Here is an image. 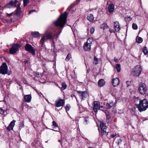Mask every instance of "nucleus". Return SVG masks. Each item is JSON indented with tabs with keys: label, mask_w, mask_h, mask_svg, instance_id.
<instances>
[{
	"label": "nucleus",
	"mask_w": 148,
	"mask_h": 148,
	"mask_svg": "<svg viewBox=\"0 0 148 148\" xmlns=\"http://www.w3.org/2000/svg\"><path fill=\"white\" fill-rule=\"evenodd\" d=\"M67 14L66 12L61 14L59 17L53 23L57 27H60L63 28L66 22Z\"/></svg>",
	"instance_id": "obj_1"
},
{
	"label": "nucleus",
	"mask_w": 148,
	"mask_h": 148,
	"mask_svg": "<svg viewBox=\"0 0 148 148\" xmlns=\"http://www.w3.org/2000/svg\"><path fill=\"white\" fill-rule=\"evenodd\" d=\"M139 100V103L137 105V108L140 112L145 111L148 108V101L147 99L140 100L139 97L137 99Z\"/></svg>",
	"instance_id": "obj_2"
},
{
	"label": "nucleus",
	"mask_w": 148,
	"mask_h": 148,
	"mask_svg": "<svg viewBox=\"0 0 148 148\" xmlns=\"http://www.w3.org/2000/svg\"><path fill=\"white\" fill-rule=\"evenodd\" d=\"M142 69L140 65H138L132 69V74L134 76H138L140 74Z\"/></svg>",
	"instance_id": "obj_3"
},
{
	"label": "nucleus",
	"mask_w": 148,
	"mask_h": 148,
	"mask_svg": "<svg viewBox=\"0 0 148 148\" xmlns=\"http://www.w3.org/2000/svg\"><path fill=\"white\" fill-rule=\"evenodd\" d=\"M93 42V39L92 38H88L87 41L84 44L83 48L85 50L89 51L91 49V46Z\"/></svg>",
	"instance_id": "obj_4"
},
{
	"label": "nucleus",
	"mask_w": 148,
	"mask_h": 148,
	"mask_svg": "<svg viewBox=\"0 0 148 148\" xmlns=\"http://www.w3.org/2000/svg\"><path fill=\"white\" fill-rule=\"evenodd\" d=\"M21 47L20 45L17 44H13L9 49V53L11 54H14L18 51Z\"/></svg>",
	"instance_id": "obj_5"
},
{
	"label": "nucleus",
	"mask_w": 148,
	"mask_h": 148,
	"mask_svg": "<svg viewBox=\"0 0 148 148\" xmlns=\"http://www.w3.org/2000/svg\"><path fill=\"white\" fill-rule=\"evenodd\" d=\"M100 127L101 129V134L102 136H107L108 132L106 131V126L103 122H101L100 123Z\"/></svg>",
	"instance_id": "obj_6"
},
{
	"label": "nucleus",
	"mask_w": 148,
	"mask_h": 148,
	"mask_svg": "<svg viewBox=\"0 0 148 148\" xmlns=\"http://www.w3.org/2000/svg\"><path fill=\"white\" fill-rule=\"evenodd\" d=\"M138 90L141 94H145L147 90V88L145 84L143 83H140L139 85Z\"/></svg>",
	"instance_id": "obj_7"
},
{
	"label": "nucleus",
	"mask_w": 148,
	"mask_h": 148,
	"mask_svg": "<svg viewBox=\"0 0 148 148\" xmlns=\"http://www.w3.org/2000/svg\"><path fill=\"white\" fill-rule=\"evenodd\" d=\"M25 49L26 51L32 53L33 55L35 54V50L31 45L27 44L25 46Z\"/></svg>",
	"instance_id": "obj_8"
},
{
	"label": "nucleus",
	"mask_w": 148,
	"mask_h": 148,
	"mask_svg": "<svg viewBox=\"0 0 148 148\" xmlns=\"http://www.w3.org/2000/svg\"><path fill=\"white\" fill-rule=\"evenodd\" d=\"M8 73V66L5 63H3L0 67V73L5 75Z\"/></svg>",
	"instance_id": "obj_9"
},
{
	"label": "nucleus",
	"mask_w": 148,
	"mask_h": 148,
	"mask_svg": "<svg viewBox=\"0 0 148 148\" xmlns=\"http://www.w3.org/2000/svg\"><path fill=\"white\" fill-rule=\"evenodd\" d=\"M65 103V100L59 99L56 100L55 102L54 105L56 107H60L63 106Z\"/></svg>",
	"instance_id": "obj_10"
},
{
	"label": "nucleus",
	"mask_w": 148,
	"mask_h": 148,
	"mask_svg": "<svg viewBox=\"0 0 148 148\" xmlns=\"http://www.w3.org/2000/svg\"><path fill=\"white\" fill-rule=\"evenodd\" d=\"M77 92L79 94V96L82 99L84 100L88 96V93L86 91H77Z\"/></svg>",
	"instance_id": "obj_11"
},
{
	"label": "nucleus",
	"mask_w": 148,
	"mask_h": 148,
	"mask_svg": "<svg viewBox=\"0 0 148 148\" xmlns=\"http://www.w3.org/2000/svg\"><path fill=\"white\" fill-rule=\"evenodd\" d=\"M100 108V103L97 101H95L93 103V109L96 114L97 113V110L99 109Z\"/></svg>",
	"instance_id": "obj_12"
},
{
	"label": "nucleus",
	"mask_w": 148,
	"mask_h": 148,
	"mask_svg": "<svg viewBox=\"0 0 148 148\" xmlns=\"http://www.w3.org/2000/svg\"><path fill=\"white\" fill-rule=\"evenodd\" d=\"M17 0H12L9 2L6 5V7L10 8L12 6H15L17 2Z\"/></svg>",
	"instance_id": "obj_13"
},
{
	"label": "nucleus",
	"mask_w": 148,
	"mask_h": 148,
	"mask_svg": "<svg viewBox=\"0 0 148 148\" xmlns=\"http://www.w3.org/2000/svg\"><path fill=\"white\" fill-rule=\"evenodd\" d=\"M55 36V34L51 32H49L47 33V40L49 39L52 41V42L54 44V37Z\"/></svg>",
	"instance_id": "obj_14"
},
{
	"label": "nucleus",
	"mask_w": 148,
	"mask_h": 148,
	"mask_svg": "<svg viewBox=\"0 0 148 148\" xmlns=\"http://www.w3.org/2000/svg\"><path fill=\"white\" fill-rule=\"evenodd\" d=\"M46 40V36L45 35L41 38L40 40V44L41 45V46L42 48H45V45L44 44V43L45 42Z\"/></svg>",
	"instance_id": "obj_15"
},
{
	"label": "nucleus",
	"mask_w": 148,
	"mask_h": 148,
	"mask_svg": "<svg viewBox=\"0 0 148 148\" xmlns=\"http://www.w3.org/2000/svg\"><path fill=\"white\" fill-rule=\"evenodd\" d=\"M15 122L16 121L13 120L10 122L9 125L7 128V129L8 131H10L11 130H13V127L15 125Z\"/></svg>",
	"instance_id": "obj_16"
},
{
	"label": "nucleus",
	"mask_w": 148,
	"mask_h": 148,
	"mask_svg": "<svg viewBox=\"0 0 148 148\" xmlns=\"http://www.w3.org/2000/svg\"><path fill=\"white\" fill-rule=\"evenodd\" d=\"M112 83L114 86L119 85L120 83L119 79L118 78H116L113 79L112 81Z\"/></svg>",
	"instance_id": "obj_17"
},
{
	"label": "nucleus",
	"mask_w": 148,
	"mask_h": 148,
	"mask_svg": "<svg viewBox=\"0 0 148 148\" xmlns=\"http://www.w3.org/2000/svg\"><path fill=\"white\" fill-rule=\"evenodd\" d=\"M114 28L115 29V31H119L120 29V26L119 23L118 21H116L114 22Z\"/></svg>",
	"instance_id": "obj_18"
},
{
	"label": "nucleus",
	"mask_w": 148,
	"mask_h": 148,
	"mask_svg": "<svg viewBox=\"0 0 148 148\" xmlns=\"http://www.w3.org/2000/svg\"><path fill=\"white\" fill-rule=\"evenodd\" d=\"M115 106V104L112 101L111 102L107 103L105 106V108L106 109H108L110 108L112 106Z\"/></svg>",
	"instance_id": "obj_19"
},
{
	"label": "nucleus",
	"mask_w": 148,
	"mask_h": 148,
	"mask_svg": "<svg viewBox=\"0 0 148 148\" xmlns=\"http://www.w3.org/2000/svg\"><path fill=\"white\" fill-rule=\"evenodd\" d=\"M87 19L90 22L92 23L93 22L94 17L93 15L91 14H88L87 17Z\"/></svg>",
	"instance_id": "obj_20"
},
{
	"label": "nucleus",
	"mask_w": 148,
	"mask_h": 148,
	"mask_svg": "<svg viewBox=\"0 0 148 148\" xmlns=\"http://www.w3.org/2000/svg\"><path fill=\"white\" fill-rule=\"evenodd\" d=\"M25 101L27 102H29L31 99V96L30 95H25L24 97Z\"/></svg>",
	"instance_id": "obj_21"
},
{
	"label": "nucleus",
	"mask_w": 148,
	"mask_h": 148,
	"mask_svg": "<svg viewBox=\"0 0 148 148\" xmlns=\"http://www.w3.org/2000/svg\"><path fill=\"white\" fill-rule=\"evenodd\" d=\"M114 5L113 4H110L108 8V10L109 12L111 13L114 10Z\"/></svg>",
	"instance_id": "obj_22"
},
{
	"label": "nucleus",
	"mask_w": 148,
	"mask_h": 148,
	"mask_svg": "<svg viewBox=\"0 0 148 148\" xmlns=\"http://www.w3.org/2000/svg\"><path fill=\"white\" fill-rule=\"evenodd\" d=\"M31 35L35 38H38L40 36V34L38 32H32L31 33Z\"/></svg>",
	"instance_id": "obj_23"
},
{
	"label": "nucleus",
	"mask_w": 148,
	"mask_h": 148,
	"mask_svg": "<svg viewBox=\"0 0 148 148\" xmlns=\"http://www.w3.org/2000/svg\"><path fill=\"white\" fill-rule=\"evenodd\" d=\"M105 82L104 80L102 79H101L99 80L98 82V84L99 86L101 87L103 86L105 84Z\"/></svg>",
	"instance_id": "obj_24"
},
{
	"label": "nucleus",
	"mask_w": 148,
	"mask_h": 148,
	"mask_svg": "<svg viewBox=\"0 0 148 148\" xmlns=\"http://www.w3.org/2000/svg\"><path fill=\"white\" fill-rule=\"evenodd\" d=\"M21 12V8H20V4L18 6L17 9L16 10V15L18 16L19 15Z\"/></svg>",
	"instance_id": "obj_25"
},
{
	"label": "nucleus",
	"mask_w": 148,
	"mask_h": 148,
	"mask_svg": "<svg viewBox=\"0 0 148 148\" xmlns=\"http://www.w3.org/2000/svg\"><path fill=\"white\" fill-rule=\"evenodd\" d=\"M101 29H104L108 28V27L106 23H104L102 24L101 26Z\"/></svg>",
	"instance_id": "obj_26"
},
{
	"label": "nucleus",
	"mask_w": 148,
	"mask_h": 148,
	"mask_svg": "<svg viewBox=\"0 0 148 148\" xmlns=\"http://www.w3.org/2000/svg\"><path fill=\"white\" fill-rule=\"evenodd\" d=\"M142 51L145 55H147L148 56V49L146 47H144Z\"/></svg>",
	"instance_id": "obj_27"
},
{
	"label": "nucleus",
	"mask_w": 148,
	"mask_h": 148,
	"mask_svg": "<svg viewBox=\"0 0 148 148\" xmlns=\"http://www.w3.org/2000/svg\"><path fill=\"white\" fill-rule=\"evenodd\" d=\"M136 42L138 43H140L143 42V39L139 37H137L136 38Z\"/></svg>",
	"instance_id": "obj_28"
},
{
	"label": "nucleus",
	"mask_w": 148,
	"mask_h": 148,
	"mask_svg": "<svg viewBox=\"0 0 148 148\" xmlns=\"http://www.w3.org/2000/svg\"><path fill=\"white\" fill-rule=\"evenodd\" d=\"M115 68L117 70L118 73L119 72L121 71V65L119 64H117L116 65Z\"/></svg>",
	"instance_id": "obj_29"
},
{
	"label": "nucleus",
	"mask_w": 148,
	"mask_h": 148,
	"mask_svg": "<svg viewBox=\"0 0 148 148\" xmlns=\"http://www.w3.org/2000/svg\"><path fill=\"white\" fill-rule=\"evenodd\" d=\"M89 123V118L88 117H86L84 118V124L85 125H86Z\"/></svg>",
	"instance_id": "obj_30"
},
{
	"label": "nucleus",
	"mask_w": 148,
	"mask_h": 148,
	"mask_svg": "<svg viewBox=\"0 0 148 148\" xmlns=\"http://www.w3.org/2000/svg\"><path fill=\"white\" fill-rule=\"evenodd\" d=\"M53 128L54 129L56 128L58 129V125L56 122L55 121H53Z\"/></svg>",
	"instance_id": "obj_31"
},
{
	"label": "nucleus",
	"mask_w": 148,
	"mask_h": 148,
	"mask_svg": "<svg viewBox=\"0 0 148 148\" xmlns=\"http://www.w3.org/2000/svg\"><path fill=\"white\" fill-rule=\"evenodd\" d=\"M61 89L62 90H64L66 88L67 85L65 82H64L62 84Z\"/></svg>",
	"instance_id": "obj_32"
},
{
	"label": "nucleus",
	"mask_w": 148,
	"mask_h": 148,
	"mask_svg": "<svg viewBox=\"0 0 148 148\" xmlns=\"http://www.w3.org/2000/svg\"><path fill=\"white\" fill-rule=\"evenodd\" d=\"M71 55L70 53H68L65 58V60L66 61H69L70 58H71Z\"/></svg>",
	"instance_id": "obj_33"
},
{
	"label": "nucleus",
	"mask_w": 148,
	"mask_h": 148,
	"mask_svg": "<svg viewBox=\"0 0 148 148\" xmlns=\"http://www.w3.org/2000/svg\"><path fill=\"white\" fill-rule=\"evenodd\" d=\"M23 2V5L24 6H26L27 4L29 3V0H24Z\"/></svg>",
	"instance_id": "obj_34"
},
{
	"label": "nucleus",
	"mask_w": 148,
	"mask_h": 148,
	"mask_svg": "<svg viewBox=\"0 0 148 148\" xmlns=\"http://www.w3.org/2000/svg\"><path fill=\"white\" fill-rule=\"evenodd\" d=\"M98 63V59L96 56H95L94 59L93 63L94 64H96Z\"/></svg>",
	"instance_id": "obj_35"
},
{
	"label": "nucleus",
	"mask_w": 148,
	"mask_h": 148,
	"mask_svg": "<svg viewBox=\"0 0 148 148\" xmlns=\"http://www.w3.org/2000/svg\"><path fill=\"white\" fill-rule=\"evenodd\" d=\"M132 28L133 29L136 30L138 28V26L135 23H133L132 25Z\"/></svg>",
	"instance_id": "obj_36"
},
{
	"label": "nucleus",
	"mask_w": 148,
	"mask_h": 148,
	"mask_svg": "<svg viewBox=\"0 0 148 148\" xmlns=\"http://www.w3.org/2000/svg\"><path fill=\"white\" fill-rule=\"evenodd\" d=\"M70 108V106L69 105H67L65 107V109L66 112L68 111Z\"/></svg>",
	"instance_id": "obj_37"
},
{
	"label": "nucleus",
	"mask_w": 148,
	"mask_h": 148,
	"mask_svg": "<svg viewBox=\"0 0 148 148\" xmlns=\"http://www.w3.org/2000/svg\"><path fill=\"white\" fill-rule=\"evenodd\" d=\"M95 28L94 27H92L90 29V33L91 34H92L94 33L95 31Z\"/></svg>",
	"instance_id": "obj_38"
},
{
	"label": "nucleus",
	"mask_w": 148,
	"mask_h": 148,
	"mask_svg": "<svg viewBox=\"0 0 148 148\" xmlns=\"http://www.w3.org/2000/svg\"><path fill=\"white\" fill-rule=\"evenodd\" d=\"M0 113L2 114H4V110L1 108H0Z\"/></svg>",
	"instance_id": "obj_39"
},
{
	"label": "nucleus",
	"mask_w": 148,
	"mask_h": 148,
	"mask_svg": "<svg viewBox=\"0 0 148 148\" xmlns=\"http://www.w3.org/2000/svg\"><path fill=\"white\" fill-rule=\"evenodd\" d=\"M126 20L127 21H130L132 20V18L130 17H128L125 18Z\"/></svg>",
	"instance_id": "obj_40"
},
{
	"label": "nucleus",
	"mask_w": 148,
	"mask_h": 148,
	"mask_svg": "<svg viewBox=\"0 0 148 148\" xmlns=\"http://www.w3.org/2000/svg\"><path fill=\"white\" fill-rule=\"evenodd\" d=\"M106 118L107 119L109 120L111 118L110 115L108 114H106Z\"/></svg>",
	"instance_id": "obj_41"
},
{
	"label": "nucleus",
	"mask_w": 148,
	"mask_h": 148,
	"mask_svg": "<svg viewBox=\"0 0 148 148\" xmlns=\"http://www.w3.org/2000/svg\"><path fill=\"white\" fill-rule=\"evenodd\" d=\"M34 75L35 77H39V74L38 73L35 72L34 73Z\"/></svg>",
	"instance_id": "obj_42"
},
{
	"label": "nucleus",
	"mask_w": 148,
	"mask_h": 148,
	"mask_svg": "<svg viewBox=\"0 0 148 148\" xmlns=\"http://www.w3.org/2000/svg\"><path fill=\"white\" fill-rule=\"evenodd\" d=\"M6 15L8 16H10L12 15L13 12L11 13L10 14H8V13H6Z\"/></svg>",
	"instance_id": "obj_43"
},
{
	"label": "nucleus",
	"mask_w": 148,
	"mask_h": 148,
	"mask_svg": "<svg viewBox=\"0 0 148 148\" xmlns=\"http://www.w3.org/2000/svg\"><path fill=\"white\" fill-rule=\"evenodd\" d=\"M36 10H31L29 12V14H31V13H32V12H36Z\"/></svg>",
	"instance_id": "obj_44"
},
{
	"label": "nucleus",
	"mask_w": 148,
	"mask_h": 148,
	"mask_svg": "<svg viewBox=\"0 0 148 148\" xmlns=\"http://www.w3.org/2000/svg\"><path fill=\"white\" fill-rule=\"evenodd\" d=\"M109 31L111 33L112 32H114V30L111 29H109Z\"/></svg>",
	"instance_id": "obj_45"
},
{
	"label": "nucleus",
	"mask_w": 148,
	"mask_h": 148,
	"mask_svg": "<svg viewBox=\"0 0 148 148\" xmlns=\"http://www.w3.org/2000/svg\"><path fill=\"white\" fill-rule=\"evenodd\" d=\"M114 62H117L118 61V59L116 58L115 57L114 58Z\"/></svg>",
	"instance_id": "obj_46"
},
{
	"label": "nucleus",
	"mask_w": 148,
	"mask_h": 148,
	"mask_svg": "<svg viewBox=\"0 0 148 148\" xmlns=\"http://www.w3.org/2000/svg\"><path fill=\"white\" fill-rule=\"evenodd\" d=\"M138 97H133V98L135 99V101H139V100H138V99H137V98Z\"/></svg>",
	"instance_id": "obj_47"
},
{
	"label": "nucleus",
	"mask_w": 148,
	"mask_h": 148,
	"mask_svg": "<svg viewBox=\"0 0 148 148\" xmlns=\"http://www.w3.org/2000/svg\"><path fill=\"white\" fill-rule=\"evenodd\" d=\"M116 136V135L115 134H112L110 135V137L112 138H114Z\"/></svg>",
	"instance_id": "obj_48"
},
{
	"label": "nucleus",
	"mask_w": 148,
	"mask_h": 148,
	"mask_svg": "<svg viewBox=\"0 0 148 148\" xmlns=\"http://www.w3.org/2000/svg\"><path fill=\"white\" fill-rule=\"evenodd\" d=\"M122 141V140L120 138L119 139H118V144H119V143H121Z\"/></svg>",
	"instance_id": "obj_49"
},
{
	"label": "nucleus",
	"mask_w": 148,
	"mask_h": 148,
	"mask_svg": "<svg viewBox=\"0 0 148 148\" xmlns=\"http://www.w3.org/2000/svg\"><path fill=\"white\" fill-rule=\"evenodd\" d=\"M28 62L27 61L25 60L24 61V63L25 64V65L26 64H27Z\"/></svg>",
	"instance_id": "obj_50"
},
{
	"label": "nucleus",
	"mask_w": 148,
	"mask_h": 148,
	"mask_svg": "<svg viewBox=\"0 0 148 148\" xmlns=\"http://www.w3.org/2000/svg\"><path fill=\"white\" fill-rule=\"evenodd\" d=\"M129 83H130V82L129 81H127L126 82V84H127V86H129Z\"/></svg>",
	"instance_id": "obj_51"
},
{
	"label": "nucleus",
	"mask_w": 148,
	"mask_h": 148,
	"mask_svg": "<svg viewBox=\"0 0 148 148\" xmlns=\"http://www.w3.org/2000/svg\"><path fill=\"white\" fill-rule=\"evenodd\" d=\"M58 141L59 142H61V145H62V142H61V140H58Z\"/></svg>",
	"instance_id": "obj_52"
},
{
	"label": "nucleus",
	"mask_w": 148,
	"mask_h": 148,
	"mask_svg": "<svg viewBox=\"0 0 148 148\" xmlns=\"http://www.w3.org/2000/svg\"><path fill=\"white\" fill-rule=\"evenodd\" d=\"M104 112H105V113L106 114H107V111H104Z\"/></svg>",
	"instance_id": "obj_53"
},
{
	"label": "nucleus",
	"mask_w": 148,
	"mask_h": 148,
	"mask_svg": "<svg viewBox=\"0 0 148 148\" xmlns=\"http://www.w3.org/2000/svg\"><path fill=\"white\" fill-rule=\"evenodd\" d=\"M88 148H94L93 147H89Z\"/></svg>",
	"instance_id": "obj_54"
},
{
	"label": "nucleus",
	"mask_w": 148,
	"mask_h": 148,
	"mask_svg": "<svg viewBox=\"0 0 148 148\" xmlns=\"http://www.w3.org/2000/svg\"><path fill=\"white\" fill-rule=\"evenodd\" d=\"M75 98H76V100H77V99L76 97L75 96Z\"/></svg>",
	"instance_id": "obj_55"
},
{
	"label": "nucleus",
	"mask_w": 148,
	"mask_h": 148,
	"mask_svg": "<svg viewBox=\"0 0 148 148\" xmlns=\"http://www.w3.org/2000/svg\"><path fill=\"white\" fill-rule=\"evenodd\" d=\"M54 131H58L57 130H54Z\"/></svg>",
	"instance_id": "obj_56"
},
{
	"label": "nucleus",
	"mask_w": 148,
	"mask_h": 148,
	"mask_svg": "<svg viewBox=\"0 0 148 148\" xmlns=\"http://www.w3.org/2000/svg\"><path fill=\"white\" fill-rule=\"evenodd\" d=\"M103 107V106H100V107Z\"/></svg>",
	"instance_id": "obj_57"
}]
</instances>
